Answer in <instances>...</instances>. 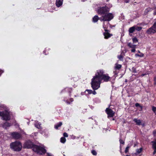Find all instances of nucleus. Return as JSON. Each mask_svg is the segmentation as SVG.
<instances>
[{
  "label": "nucleus",
  "instance_id": "nucleus-41",
  "mask_svg": "<svg viewBox=\"0 0 156 156\" xmlns=\"http://www.w3.org/2000/svg\"><path fill=\"white\" fill-rule=\"evenodd\" d=\"M47 154H48V156H52V155L50 154L49 153H48Z\"/></svg>",
  "mask_w": 156,
  "mask_h": 156
},
{
  "label": "nucleus",
  "instance_id": "nucleus-13",
  "mask_svg": "<svg viewBox=\"0 0 156 156\" xmlns=\"http://www.w3.org/2000/svg\"><path fill=\"white\" fill-rule=\"evenodd\" d=\"M2 126L5 129H6L7 127H9L11 126L10 124L6 122L3 124H1Z\"/></svg>",
  "mask_w": 156,
  "mask_h": 156
},
{
  "label": "nucleus",
  "instance_id": "nucleus-34",
  "mask_svg": "<svg viewBox=\"0 0 156 156\" xmlns=\"http://www.w3.org/2000/svg\"><path fill=\"white\" fill-rule=\"evenodd\" d=\"M120 143L122 144H124V141L122 139H120L119 140Z\"/></svg>",
  "mask_w": 156,
  "mask_h": 156
},
{
  "label": "nucleus",
  "instance_id": "nucleus-47",
  "mask_svg": "<svg viewBox=\"0 0 156 156\" xmlns=\"http://www.w3.org/2000/svg\"><path fill=\"white\" fill-rule=\"evenodd\" d=\"M155 115H156V113H155Z\"/></svg>",
  "mask_w": 156,
  "mask_h": 156
},
{
  "label": "nucleus",
  "instance_id": "nucleus-2",
  "mask_svg": "<svg viewBox=\"0 0 156 156\" xmlns=\"http://www.w3.org/2000/svg\"><path fill=\"white\" fill-rule=\"evenodd\" d=\"M24 148H32L33 150L37 153L42 154L45 153L46 151L43 147L38 146L37 145H34L32 143L29 141L25 142L24 145Z\"/></svg>",
  "mask_w": 156,
  "mask_h": 156
},
{
  "label": "nucleus",
  "instance_id": "nucleus-23",
  "mask_svg": "<svg viewBox=\"0 0 156 156\" xmlns=\"http://www.w3.org/2000/svg\"><path fill=\"white\" fill-rule=\"evenodd\" d=\"M135 56H136L143 57L144 56V54L142 53H141L140 55H139L138 54H135Z\"/></svg>",
  "mask_w": 156,
  "mask_h": 156
},
{
  "label": "nucleus",
  "instance_id": "nucleus-7",
  "mask_svg": "<svg viewBox=\"0 0 156 156\" xmlns=\"http://www.w3.org/2000/svg\"><path fill=\"white\" fill-rule=\"evenodd\" d=\"M103 28H104L105 32L103 33L104 37L105 39H108L111 37L112 36V34H110L108 33V30L106 29V28L105 27V24L103 25Z\"/></svg>",
  "mask_w": 156,
  "mask_h": 156
},
{
  "label": "nucleus",
  "instance_id": "nucleus-10",
  "mask_svg": "<svg viewBox=\"0 0 156 156\" xmlns=\"http://www.w3.org/2000/svg\"><path fill=\"white\" fill-rule=\"evenodd\" d=\"M128 46L130 48H132L131 51L132 52H134L135 51V48L136 47V45L133 44L131 43H129L128 44Z\"/></svg>",
  "mask_w": 156,
  "mask_h": 156
},
{
  "label": "nucleus",
  "instance_id": "nucleus-33",
  "mask_svg": "<svg viewBox=\"0 0 156 156\" xmlns=\"http://www.w3.org/2000/svg\"><path fill=\"white\" fill-rule=\"evenodd\" d=\"M63 136L64 137H68V135L67 133H63Z\"/></svg>",
  "mask_w": 156,
  "mask_h": 156
},
{
  "label": "nucleus",
  "instance_id": "nucleus-37",
  "mask_svg": "<svg viewBox=\"0 0 156 156\" xmlns=\"http://www.w3.org/2000/svg\"><path fill=\"white\" fill-rule=\"evenodd\" d=\"M92 94H93L94 95H95L96 94V92L95 90H92Z\"/></svg>",
  "mask_w": 156,
  "mask_h": 156
},
{
  "label": "nucleus",
  "instance_id": "nucleus-44",
  "mask_svg": "<svg viewBox=\"0 0 156 156\" xmlns=\"http://www.w3.org/2000/svg\"><path fill=\"white\" fill-rule=\"evenodd\" d=\"M70 100H71V102L72 101H73V99H72V98Z\"/></svg>",
  "mask_w": 156,
  "mask_h": 156
},
{
  "label": "nucleus",
  "instance_id": "nucleus-20",
  "mask_svg": "<svg viewBox=\"0 0 156 156\" xmlns=\"http://www.w3.org/2000/svg\"><path fill=\"white\" fill-rule=\"evenodd\" d=\"M135 30H136L137 31H140V30L142 28V27H138L137 26H134Z\"/></svg>",
  "mask_w": 156,
  "mask_h": 156
},
{
  "label": "nucleus",
  "instance_id": "nucleus-27",
  "mask_svg": "<svg viewBox=\"0 0 156 156\" xmlns=\"http://www.w3.org/2000/svg\"><path fill=\"white\" fill-rule=\"evenodd\" d=\"M152 110L155 113L156 112V107L152 106Z\"/></svg>",
  "mask_w": 156,
  "mask_h": 156
},
{
  "label": "nucleus",
  "instance_id": "nucleus-36",
  "mask_svg": "<svg viewBox=\"0 0 156 156\" xmlns=\"http://www.w3.org/2000/svg\"><path fill=\"white\" fill-rule=\"evenodd\" d=\"M133 73H136V70L135 68L133 67Z\"/></svg>",
  "mask_w": 156,
  "mask_h": 156
},
{
  "label": "nucleus",
  "instance_id": "nucleus-6",
  "mask_svg": "<svg viewBox=\"0 0 156 156\" xmlns=\"http://www.w3.org/2000/svg\"><path fill=\"white\" fill-rule=\"evenodd\" d=\"M109 9L107 6L102 7H98L97 12L99 14L104 15L106 12L109 11Z\"/></svg>",
  "mask_w": 156,
  "mask_h": 156
},
{
  "label": "nucleus",
  "instance_id": "nucleus-17",
  "mask_svg": "<svg viewBox=\"0 0 156 156\" xmlns=\"http://www.w3.org/2000/svg\"><path fill=\"white\" fill-rule=\"evenodd\" d=\"M99 19V18L98 16H94L93 18V22L95 23L97 22V21Z\"/></svg>",
  "mask_w": 156,
  "mask_h": 156
},
{
  "label": "nucleus",
  "instance_id": "nucleus-32",
  "mask_svg": "<svg viewBox=\"0 0 156 156\" xmlns=\"http://www.w3.org/2000/svg\"><path fill=\"white\" fill-rule=\"evenodd\" d=\"M135 105L136 107H137L138 106H140L141 108H142V107L141 106H140V104L138 103H136Z\"/></svg>",
  "mask_w": 156,
  "mask_h": 156
},
{
  "label": "nucleus",
  "instance_id": "nucleus-5",
  "mask_svg": "<svg viewBox=\"0 0 156 156\" xmlns=\"http://www.w3.org/2000/svg\"><path fill=\"white\" fill-rule=\"evenodd\" d=\"M0 116L2 117V119L5 120H9L10 119V113L7 111L0 112Z\"/></svg>",
  "mask_w": 156,
  "mask_h": 156
},
{
  "label": "nucleus",
  "instance_id": "nucleus-3",
  "mask_svg": "<svg viewBox=\"0 0 156 156\" xmlns=\"http://www.w3.org/2000/svg\"><path fill=\"white\" fill-rule=\"evenodd\" d=\"M10 147L12 150L14 151H19L22 149V145L20 142L16 141L11 143Z\"/></svg>",
  "mask_w": 156,
  "mask_h": 156
},
{
  "label": "nucleus",
  "instance_id": "nucleus-18",
  "mask_svg": "<svg viewBox=\"0 0 156 156\" xmlns=\"http://www.w3.org/2000/svg\"><path fill=\"white\" fill-rule=\"evenodd\" d=\"M62 124V123L61 122H60L55 126V129H57L58 128L61 126Z\"/></svg>",
  "mask_w": 156,
  "mask_h": 156
},
{
  "label": "nucleus",
  "instance_id": "nucleus-38",
  "mask_svg": "<svg viewBox=\"0 0 156 156\" xmlns=\"http://www.w3.org/2000/svg\"><path fill=\"white\" fill-rule=\"evenodd\" d=\"M3 72V71L2 70L0 69V76L1 74Z\"/></svg>",
  "mask_w": 156,
  "mask_h": 156
},
{
  "label": "nucleus",
  "instance_id": "nucleus-45",
  "mask_svg": "<svg viewBox=\"0 0 156 156\" xmlns=\"http://www.w3.org/2000/svg\"><path fill=\"white\" fill-rule=\"evenodd\" d=\"M66 103H67L68 104H70V103H69V102H67V101H66Z\"/></svg>",
  "mask_w": 156,
  "mask_h": 156
},
{
  "label": "nucleus",
  "instance_id": "nucleus-15",
  "mask_svg": "<svg viewBox=\"0 0 156 156\" xmlns=\"http://www.w3.org/2000/svg\"><path fill=\"white\" fill-rule=\"evenodd\" d=\"M34 125L38 129L41 128V123L40 122H38V121H36Z\"/></svg>",
  "mask_w": 156,
  "mask_h": 156
},
{
  "label": "nucleus",
  "instance_id": "nucleus-4",
  "mask_svg": "<svg viewBox=\"0 0 156 156\" xmlns=\"http://www.w3.org/2000/svg\"><path fill=\"white\" fill-rule=\"evenodd\" d=\"M113 17L114 16L112 13H106L104 15H103L102 16L99 18V20L101 21H109L112 19Z\"/></svg>",
  "mask_w": 156,
  "mask_h": 156
},
{
  "label": "nucleus",
  "instance_id": "nucleus-16",
  "mask_svg": "<svg viewBox=\"0 0 156 156\" xmlns=\"http://www.w3.org/2000/svg\"><path fill=\"white\" fill-rule=\"evenodd\" d=\"M135 28L134 26L133 27H130L129 29V33H132L135 31Z\"/></svg>",
  "mask_w": 156,
  "mask_h": 156
},
{
  "label": "nucleus",
  "instance_id": "nucleus-14",
  "mask_svg": "<svg viewBox=\"0 0 156 156\" xmlns=\"http://www.w3.org/2000/svg\"><path fill=\"white\" fill-rule=\"evenodd\" d=\"M62 4V2L61 1V0H56V5L58 7L60 6Z\"/></svg>",
  "mask_w": 156,
  "mask_h": 156
},
{
  "label": "nucleus",
  "instance_id": "nucleus-28",
  "mask_svg": "<svg viewBox=\"0 0 156 156\" xmlns=\"http://www.w3.org/2000/svg\"><path fill=\"white\" fill-rule=\"evenodd\" d=\"M130 147L129 146H128L126 147L125 150V152L127 153L129 150V149Z\"/></svg>",
  "mask_w": 156,
  "mask_h": 156
},
{
  "label": "nucleus",
  "instance_id": "nucleus-31",
  "mask_svg": "<svg viewBox=\"0 0 156 156\" xmlns=\"http://www.w3.org/2000/svg\"><path fill=\"white\" fill-rule=\"evenodd\" d=\"M151 142L153 144L156 145V139L154 141H152Z\"/></svg>",
  "mask_w": 156,
  "mask_h": 156
},
{
  "label": "nucleus",
  "instance_id": "nucleus-22",
  "mask_svg": "<svg viewBox=\"0 0 156 156\" xmlns=\"http://www.w3.org/2000/svg\"><path fill=\"white\" fill-rule=\"evenodd\" d=\"M153 148L154 149V151L153 153L154 154L156 153V145L152 144Z\"/></svg>",
  "mask_w": 156,
  "mask_h": 156
},
{
  "label": "nucleus",
  "instance_id": "nucleus-43",
  "mask_svg": "<svg viewBox=\"0 0 156 156\" xmlns=\"http://www.w3.org/2000/svg\"><path fill=\"white\" fill-rule=\"evenodd\" d=\"M154 80L156 82V77L154 78Z\"/></svg>",
  "mask_w": 156,
  "mask_h": 156
},
{
  "label": "nucleus",
  "instance_id": "nucleus-30",
  "mask_svg": "<svg viewBox=\"0 0 156 156\" xmlns=\"http://www.w3.org/2000/svg\"><path fill=\"white\" fill-rule=\"evenodd\" d=\"M92 153L94 155H96L97 154V152L94 150H93L92 151Z\"/></svg>",
  "mask_w": 156,
  "mask_h": 156
},
{
  "label": "nucleus",
  "instance_id": "nucleus-1",
  "mask_svg": "<svg viewBox=\"0 0 156 156\" xmlns=\"http://www.w3.org/2000/svg\"><path fill=\"white\" fill-rule=\"evenodd\" d=\"M103 70H97L95 76L92 79L91 86L94 90L98 89L100 87L101 82L103 80L104 82H107L109 81L110 77L108 74H104Z\"/></svg>",
  "mask_w": 156,
  "mask_h": 156
},
{
  "label": "nucleus",
  "instance_id": "nucleus-46",
  "mask_svg": "<svg viewBox=\"0 0 156 156\" xmlns=\"http://www.w3.org/2000/svg\"><path fill=\"white\" fill-rule=\"evenodd\" d=\"M138 52L139 53H140V52L139 51H138Z\"/></svg>",
  "mask_w": 156,
  "mask_h": 156
},
{
  "label": "nucleus",
  "instance_id": "nucleus-35",
  "mask_svg": "<svg viewBox=\"0 0 156 156\" xmlns=\"http://www.w3.org/2000/svg\"><path fill=\"white\" fill-rule=\"evenodd\" d=\"M153 134L154 136H156V130H154L153 132Z\"/></svg>",
  "mask_w": 156,
  "mask_h": 156
},
{
  "label": "nucleus",
  "instance_id": "nucleus-19",
  "mask_svg": "<svg viewBox=\"0 0 156 156\" xmlns=\"http://www.w3.org/2000/svg\"><path fill=\"white\" fill-rule=\"evenodd\" d=\"M122 67V66L120 64H115V69H120Z\"/></svg>",
  "mask_w": 156,
  "mask_h": 156
},
{
  "label": "nucleus",
  "instance_id": "nucleus-40",
  "mask_svg": "<svg viewBox=\"0 0 156 156\" xmlns=\"http://www.w3.org/2000/svg\"><path fill=\"white\" fill-rule=\"evenodd\" d=\"M153 14L154 15H156V10L155 11V12L153 13Z\"/></svg>",
  "mask_w": 156,
  "mask_h": 156
},
{
  "label": "nucleus",
  "instance_id": "nucleus-9",
  "mask_svg": "<svg viewBox=\"0 0 156 156\" xmlns=\"http://www.w3.org/2000/svg\"><path fill=\"white\" fill-rule=\"evenodd\" d=\"M146 32L148 34H154L156 33V28L153 25L152 27L148 29L147 31Z\"/></svg>",
  "mask_w": 156,
  "mask_h": 156
},
{
  "label": "nucleus",
  "instance_id": "nucleus-29",
  "mask_svg": "<svg viewBox=\"0 0 156 156\" xmlns=\"http://www.w3.org/2000/svg\"><path fill=\"white\" fill-rule=\"evenodd\" d=\"M86 91L88 92V94H91L92 93V90H87Z\"/></svg>",
  "mask_w": 156,
  "mask_h": 156
},
{
  "label": "nucleus",
  "instance_id": "nucleus-25",
  "mask_svg": "<svg viewBox=\"0 0 156 156\" xmlns=\"http://www.w3.org/2000/svg\"><path fill=\"white\" fill-rule=\"evenodd\" d=\"M133 41V43H135L138 42V41L136 37L133 38L132 39Z\"/></svg>",
  "mask_w": 156,
  "mask_h": 156
},
{
  "label": "nucleus",
  "instance_id": "nucleus-12",
  "mask_svg": "<svg viewBox=\"0 0 156 156\" xmlns=\"http://www.w3.org/2000/svg\"><path fill=\"white\" fill-rule=\"evenodd\" d=\"M11 135L13 138L16 139H18L21 137L19 133L16 132L12 133Z\"/></svg>",
  "mask_w": 156,
  "mask_h": 156
},
{
  "label": "nucleus",
  "instance_id": "nucleus-39",
  "mask_svg": "<svg viewBox=\"0 0 156 156\" xmlns=\"http://www.w3.org/2000/svg\"><path fill=\"white\" fill-rule=\"evenodd\" d=\"M147 74L146 73H145V74H142L141 75V76H144L146 75Z\"/></svg>",
  "mask_w": 156,
  "mask_h": 156
},
{
  "label": "nucleus",
  "instance_id": "nucleus-21",
  "mask_svg": "<svg viewBox=\"0 0 156 156\" xmlns=\"http://www.w3.org/2000/svg\"><path fill=\"white\" fill-rule=\"evenodd\" d=\"M66 141V139L64 137H62L60 139V142L62 143H64Z\"/></svg>",
  "mask_w": 156,
  "mask_h": 156
},
{
  "label": "nucleus",
  "instance_id": "nucleus-8",
  "mask_svg": "<svg viewBox=\"0 0 156 156\" xmlns=\"http://www.w3.org/2000/svg\"><path fill=\"white\" fill-rule=\"evenodd\" d=\"M105 111L108 115V117H113L115 115V112L111 109L107 108L106 109Z\"/></svg>",
  "mask_w": 156,
  "mask_h": 156
},
{
  "label": "nucleus",
  "instance_id": "nucleus-11",
  "mask_svg": "<svg viewBox=\"0 0 156 156\" xmlns=\"http://www.w3.org/2000/svg\"><path fill=\"white\" fill-rule=\"evenodd\" d=\"M133 121L136 123V125L140 126L142 125L143 126H144V124L143 123L142 124L141 121L140 119H133Z\"/></svg>",
  "mask_w": 156,
  "mask_h": 156
},
{
  "label": "nucleus",
  "instance_id": "nucleus-26",
  "mask_svg": "<svg viewBox=\"0 0 156 156\" xmlns=\"http://www.w3.org/2000/svg\"><path fill=\"white\" fill-rule=\"evenodd\" d=\"M142 148H140L139 149L136 150V152L137 154L140 153L142 151Z\"/></svg>",
  "mask_w": 156,
  "mask_h": 156
},
{
  "label": "nucleus",
  "instance_id": "nucleus-42",
  "mask_svg": "<svg viewBox=\"0 0 156 156\" xmlns=\"http://www.w3.org/2000/svg\"><path fill=\"white\" fill-rule=\"evenodd\" d=\"M125 2H126V3H128L129 2V1H127V0H125Z\"/></svg>",
  "mask_w": 156,
  "mask_h": 156
},
{
  "label": "nucleus",
  "instance_id": "nucleus-24",
  "mask_svg": "<svg viewBox=\"0 0 156 156\" xmlns=\"http://www.w3.org/2000/svg\"><path fill=\"white\" fill-rule=\"evenodd\" d=\"M117 57L119 60H123V57L121 55H118Z\"/></svg>",
  "mask_w": 156,
  "mask_h": 156
}]
</instances>
